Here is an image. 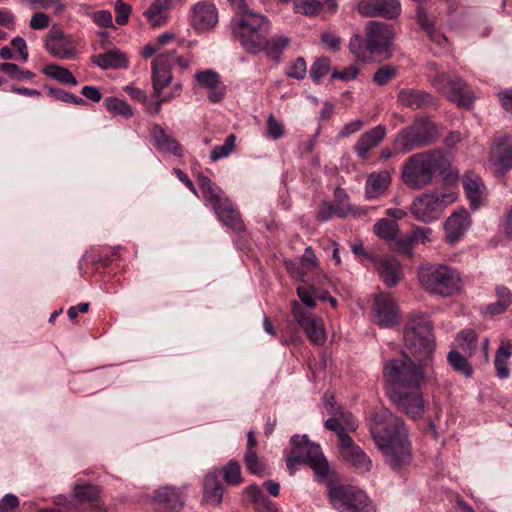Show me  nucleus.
Masks as SVG:
<instances>
[{
	"mask_svg": "<svg viewBox=\"0 0 512 512\" xmlns=\"http://www.w3.org/2000/svg\"><path fill=\"white\" fill-rule=\"evenodd\" d=\"M370 431L376 446L391 469L400 471L411 463L408 431L399 416L385 408L376 411L372 417Z\"/></svg>",
	"mask_w": 512,
	"mask_h": 512,
	"instance_id": "nucleus-1",
	"label": "nucleus"
},
{
	"mask_svg": "<svg viewBox=\"0 0 512 512\" xmlns=\"http://www.w3.org/2000/svg\"><path fill=\"white\" fill-rule=\"evenodd\" d=\"M450 167V159L441 150H431L410 156L402 168L403 182L412 189H421L441 176Z\"/></svg>",
	"mask_w": 512,
	"mask_h": 512,
	"instance_id": "nucleus-2",
	"label": "nucleus"
},
{
	"mask_svg": "<svg viewBox=\"0 0 512 512\" xmlns=\"http://www.w3.org/2000/svg\"><path fill=\"white\" fill-rule=\"evenodd\" d=\"M417 277L420 286L431 295L452 297L463 288L459 271L446 264L425 263L419 267Z\"/></svg>",
	"mask_w": 512,
	"mask_h": 512,
	"instance_id": "nucleus-3",
	"label": "nucleus"
},
{
	"mask_svg": "<svg viewBox=\"0 0 512 512\" xmlns=\"http://www.w3.org/2000/svg\"><path fill=\"white\" fill-rule=\"evenodd\" d=\"M231 28L243 49L250 54H257L271 31V22L263 14L243 10L232 19Z\"/></svg>",
	"mask_w": 512,
	"mask_h": 512,
	"instance_id": "nucleus-4",
	"label": "nucleus"
},
{
	"mask_svg": "<svg viewBox=\"0 0 512 512\" xmlns=\"http://www.w3.org/2000/svg\"><path fill=\"white\" fill-rule=\"evenodd\" d=\"M405 357L428 367L435 350L430 321L424 316L412 317L404 330Z\"/></svg>",
	"mask_w": 512,
	"mask_h": 512,
	"instance_id": "nucleus-5",
	"label": "nucleus"
},
{
	"mask_svg": "<svg viewBox=\"0 0 512 512\" xmlns=\"http://www.w3.org/2000/svg\"><path fill=\"white\" fill-rule=\"evenodd\" d=\"M197 182L205 201L211 205L217 219L235 233L244 232L246 230L244 221L231 200L225 196L223 190L204 174L198 175Z\"/></svg>",
	"mask_w": 512,
	"mask_h": 512,
	"instance_id": "nucleus-6",
	"label": "nucleus"
},
{
	"mask_svg": "<svg viewBox=\"0 0 512 512\" xmlns=\"http://www.w3.org/2000/svg\"><path fill=\"white\" fill-rule=\"evenodd\" d=\"M366 37H351L349 49L359 60L365 61L370 55H379L388 50L394 38L393 29L389 24L370 21L365 28Z\"/></svg>",
	"mask_w": 512,
	"mask_h": 512,
	"instance_id": "nucleus-7",
	"label": "nucleus"
},
{
	"mask_svg": "<svg viewBox=\"0 0 512 512\" xmlns=\"http://www.w3.org/2000/svg\"><path fill=\"white\" fill-rule=\"evenodd\" d=\"M426 78L432 87L459 107L472 105L474 95L467 83L458 76L440 71L436 62L426 64Z\"/></svg>",
	"mask_w": 512,
	"mask_h": 512,
	"instance_id": "nucleus-8",
	"label": "nucleus"
},
{
	"mask_svg": "<svg viewBox=\"0 0 512 512\" xmlns=\"http://www.w3.org/2000/svg\"><path fill=\"white\" fill-rule=\"evenodd\" d=\"M416 361L405 359H392L385 362L383 378L386 392L403 390L421 386L425 379L426 366L415 364Z\"/></svg>",
	"mask_w": 512,
	"mask_h": 512,
	"instance_id": "nucleus-9",
	"label": "nucleus"
},
{
	"mask_svg": "<svg viewBox=\"0 0 512 512\" xmlns=\"http://www.w3.org/2000/svg\"><path fill=\"white\" fill-rule=\"evenodd\" d=\"M291 451L287 458V467L292 470L297 463L307 464L316 477L325 480L329 476V463L320 445L310 442L306 435H293L290 439Z\"/></svg>",
	"mask_w": 512,
	"mask_h": 512,
	"instance_id": "nucleus-10",
	"label": "nucleus"
},
{
	"mask_svg": "<svg viewBox=\"0 0 512 512\" xmlns=\"http://www.w3.org/2000/svg\"><path fill=\"white\" fill-rule=\"evenodd\" d=\"M439 136L437 125L430 119L421 117L398 132L393 142V150L397 154H406L433 144Z\"/></svg>",
	"mask_w": 512,
	"mask_h": 512,
	"instance_id": "nucleus-11",
	"label": "nucleus"
},
{
	"mask_svg": "<svg viewBox=\"0 0 512 512\" xmlns=\"http://www.w3.org/2000/svg\"><path fill=\"white\" fill-rule=\"evenodd\" d=\"M328 497L340 512H376L373 500L361 489L349 485H331Z\"/></svg>",
	"mask_w": 512,
	"mask_h": 512,
	"instance_id": "nucleus-12",
	"label": "nucleus"
},
{
	"mask_svg": "<svg viewBox=\"0 0 512 512\" xmlns=\"http://www.w3.org/2000/svg\"><path fill=\"white\" fill-rule=\"evenodd\" d=\"M457 199V194L452 190H436L415 198L411 204V213L424 223L437 220L443 210Z\"/></svg>",
	"mask_w": 512,
	"mask_h": 512,
	"instance_id": "nucleus-13",
	"label": "nucleus"
},
{
	"mask_svg": "<svg viewBox=\"0 0 512 512\" xmlns=\"http://www.w3.org/2000/svg\"><path fill=\"white\" fill-rule=\"evenodd\" d=\"M396 409L413 420L421 419L425 412V403L420 386L386 392Z\"/></svg>",
	"mask_w": 512,
	"mask_h": 512,
	"instance_id": "nucleus-14",
	"label": "nucleus"
},
{
	"mask_svg": "<svg viewBox=\"0 0 512 512\" xmlns=\"http://www.w3.org/2000/svg\"><path fill=\"white\" fill-rule=\"evenodd\" d=\"M188 484L180 487L164 485L154 491L153 503L156 512H180L186 501Z\"/></svg>",
	"mask_w": 512,
	"mask_h": 512,
	"instance_id": "nucleus-15",
	"label": "nucleus"
},
{
	"mask_svg": "<svg viewBox=\"0 0 512 512\" xmlns=\"http://www.w3.org/2000/svg\"><path fill=\"white\" fill-rule=\"evenodd\" d=\"M292 313L295 320L312 343L321 345L325 342L326 333L321 319L314 317L297 302H293Z\"/></svg>",
	"mask_w": 512,
	"mask_h": 512,
	"instance_id": "nucleus-16",
	"label": "nucleus"
},
{
	"mask_svg": "<svg viewBox=\"0 0 512 512\" xmlns=\"http://www.w3.org/2000/svg\"><path fill=\"white\" fill-rule=\"evenodd\" d=\"M373 321L382 328L393 327L398 324L400 315L393 298L386 293H379L374 299L372 307Z\"/></svg>",
	"mask_w": 512,
	"mask_h": 512,
	"instance_id": "nucleus-17",
	"label": "nucleus"
},
{
	"mask_svg": "<svg viewBox=\"0 0 512 512\" xmlns=\"http://www.w3.org/2000/svg\"><path fill=\"white\" fill-rule=\"evenodd\" d=\"M327 412L331 417L325 421L324 426L326 429L337 434L339 442L342 435L349 436L346 430L355 431L358 428V423L354 416L340 405L327 401Z\"/></svg>",
	"mask_w": 512,
	"mask_h": 512,
	"instance_id": "nucleus-18",
	"label": "nucleus"
},
{
	"mask_svg": "<svg viewBox=\"0 0 512 512\" xmlns=\"http://www.w3.org/2000/svg\"><path fill=\"white\" fill-rule=\"evenodd\" d=\"M339 452L343 460L360 473H368L372 469L370 457L354 443L350 436H341Z\"/></svg>",
	"mask_w": 512,
	"mask_h": 512,
	"instance_id": "nucleus-19",
	"label": "nucleus"
},
{
	"mask_svg": "<svg viewBox=\"0 0 512 512\" xmlns=\"http://www.w3.org/2000/svg\"><path fill=\"white\" fill-rule=\"evenodd\" d=\"M357 11L364 17L394 19L400 15L401 4L398 0H359Z\"/></svg>",
	"mask_w": 512,
	"mask_h": 512,
	"instance_id": "nucleus-20",
	"label": "nucleus"
},
{
	"mask_svg": "<svg viewBox=\"0 0 512 512\" xmlns=\"http://www.w3.org/2000/svg\"><path fill=\"white\" fill-rule=\"evenodd\" d=\"M175 59L172 54H159L152 61L151 81L153 87V95H159L168 87L173 80L171 71V61Z\"/></svg>",
	"mask_w": 512,
	"mask_h": 512,
	"instance_id": "nucleus-21",
	"label": "nucleus"
},
{
	"mask_svg": "<svg viewBox=\"0 0 512 512\" xmlns=\"http://www.w3.org/2000/svg\"><path fill=\"white\" fill-rule=\"evenodd\" d=\"M330 283L327 276H319V283L300 285L296 292L303 304L308 308L316 306V300H328L333 308L337 306V300L330 296L326 286Z\"/></svg>",
	"mask_w": 512,
	"mask_h": 512,
	"instance_id": "nucleus-22",
	"label": "nucleus"
},
{
	"mask_svg": "<svg viewBox=\"0 0 512 512\" xmlns=\"http://www.w3.org/2000/svg\"><path fill=\"white\" fill-rule=\"evenodd\" d=\"M218 22L216 6L209 1H200L192 8L191 26L198 32H206L215 27Z\"/></svg>",
	"mask_w": 512,
	"mask_h": 512,
	"instance_id": "nucleus-23",
	"label": "nucleus"
},
{
	"mask_svg": "<svg viewBox=\"0 0 512 512\" xmlns=\"http://www.w3.org/2000/svg\"><path fill=\"white\" fill-rule=\"evenodd\" d=\"M397 103L412 110H426L437 105V100L430 93L420 89L404 88L397 93Z\"/></svg>",
	"mask_w": 512,
	"mask_h": 512,
	"instance_id": "nucleus-24",
	"label": "nucleus"
},
{
	"mask_svg": "<svg viewBox=\"0 0 512 512\" xmlns=\"http://www.w3.org/2000/svg\"><path fill=\"white\" fill-rule=\"evenodd\" d=\"M386 134L387 129L381 124L363 133L353 146V150L357 157L361 160H367L369 158L370 151L383 141Z\"/></svg>",
	"mask_w": 512,
	"mask_h": 512,
	"instance_id": "nucleus-25",
	"label": "nucleus"
},
{
	"mask_svg": "<svg viewBox=\"0 0 512 512\" xmlns=\"http://www.w3.org/2000/svg\"><path fill=\"white\" fill-rule=\"evenodd\" d=\"M195 80L199 87L209 90L208 99L212 103H219L225 96L226 87L221 82L217 72L211 69L198 71Z\"/></svg>",
	"mask_w": 512,
	"mask_h": 512,
	"instance_id": "nucleus-26",
	"label": "nucleus"
},
{
	"mask_svg": "<svg viewBox=\"0 0 512 512\" xmlns=\"http://www.w3.org/2000/svg\"><path fill=\"white\" fill-rule=\"evenodd\" d=\"M373 264L387 287L395 286L403 277L401 264L392 256H378Z\"/></svg>",
	"mask_w": 512,
	"mask_h": 512,
	"instance_id": "nucleus-27",
	"label": "nucleus"
},
{
	"mask_svg": "<svg viewBox=\"0 0 512 512\" xmlns=\"http://www.w3.org/2000/svg\"><path fill=\"white\" fill-rule=\"evenodd\" d=\"M471 225L468 211L461 209L454 212L445 222V237L448 243H457L466 233Z\"/></svg>",
	"mask_w": 512,
	"mask_h": 512,
	"instance_id": "nucleus-28",
	"label": "nucleus"
},
{
	"mask_svg": "<svg viewBox=\"0 0 512 512\" xmlns=\"http://www.w3.org/2000/svg\"><path fill=\"white\" fill-rule=\"evenodd\" d=\"M286 266L291 272L300 276L301 280L304 282L303 285L308 284L305 277L308 276L309 273L316 275V277L312 279L311 283L314 282L318 284L319 276H324L319 272L318 259L311 247H307L305 249L299 264L290 263L286 264Z\"/></svg>",
	"mask_w": 512,
	"mask_h": 512,
	"instance_id": "nucleus-29",
	"label": "nucleus"
},
{
	"mask_svg": "<svg viewBox=\"0 0 512 512\" xmlns=\"http://www.w3.org/2000/svg\"><path fill=\"white\" fill-rule=\"evenodd\" d=\"M154 147L162 153H169L181 157L183 152L180 143L169 135L159 124H154L150 129Z\"/></svg>",
	"mask_w": 512,
	"mask_h": 512,
	"instance_id": "nucleus-30",
	"label": "nucleus"
},
{
	"mask_svg": "<svg viewBox=\"0 0 512 512\" xmlns=\"http://www.w3.org/2000/svg\"><path fill=\"white\" fill-rule=\"evenodd\" d=\"M91 61L102 70L127 69L129 67L127 55L118 48H112L104 53L93 55Z\"/></svg>",
	"mask_w": 512,
	"mask_h": 512,
	"instance_id": "nucleus-31",
	"label": "nucleus"
},
{
	"mask_svg": "<svg viewBox=\"0 0 512 512\" xmlns=\"http://www.w3.org/2000/svg\"><path fill=\"white\" fill-rule=\"evenodd\" d=\"M220 471H210L203 479V501L207 504L217 506L223 499V485L219 479Z\"/></svg>",
	"mask_w": 512,
	"mask_h": 512,
	"instance_id": "nucleus-32",
	"label": "nucleus"
},
{
	"mask_svg": "<svg viewBox=\"0 0 512 512\" xmlns=\"http://www.w3.org/2000/svg\"><path fill=\"white\" fill-rule=\"evenodd\" d=\"M391 184V175L387 170L372 172L367 176L365 183V198L377 199L382 196Z\"/></svg>",
	"mask_w": 512,
	"mask_h": 512,
	"instance_id": "nucleus-33",
	"label": "nucleus"
},
{
	"mask_svg": "<svg viewBox=\"0 0 512 512\" xmlns=\"http://www.w3.org/2000/svg\"><path fill=\"white\" fill-rule=\"evenodd\" d=\"M463 187L471 208L477 210L484 201L485 186L482 179L473 173L466 174L463 178Z\"/></svg>",
	"mask_w": 512,
	"mask_h": 512,
	"instance_id": "nucleus-34",
	"label": "nucleus"
},
{
	"mask_svg": "<svg viewBox=\"0 0 512 512\" xmlns=\"http://www.w3.org/2000/svg\"><path fill=\"white\" fill-rule=\"evenodd\" d=\"M491 160L500 170L512 168V138H501L491 150Z\"/></svg>",
	"mask_w": 512,
	"mask_h": 512,
	"instance_id": "nucleus-35",
	"label": "nucleus"
},
{
	"mask_svg": "<svg viewBox=\"0 0 512 512\" xmlns=\"http://www.w3.org/2000/svg\"><path fill=\"white\" fill-rule=\"evenodd\" d=\"M173 8L162 0H153L143 15L152 28H160L168 23L170 19L169 10Z\"/></svg>",
	"mask_w": 512,
	"mask_h": 512,
	"instance_id": "nucleus-36",
	"label": "nucleus"
},
{
	"mask_svg": "<svg viewBox=\"0 0 512 512\" xmlns=\"http://www.w3.org/2000/svg\"><path fill=\"white\" fill-rule=\"evenodd\" d=\"M416 20L432 42L439 46L447 43L446 36L436 29L435 23L428 17L427 11L422 5H419L416 9Z\"/></svg>",
	"mask_w": 512,
	"mask_h": 512,
	"instance_id": "nucleus-37",
	"label": "nucleus"
},
{
	"mask_svg": "<svg viewBox=\"0 0 512 512\" xmlns=\"http://www.w3.org/2000/svg\"><path fill=\"white\" fill-rule=\"evenodd\" d=\"M101 488L90 483L74 484L73 498L79 504L98 506L100 501Z\"/></svg>",
	"mask_w": 512,
	"mask_h": 512,
	"instance_id": "nucleus-38",
	"label": "nucleus"
},
{
	"mask_svg": "<svg viewBox=\"0 0 512 512\" xmlns=\"http://www.w3.org/2000/svg\"><path fill=\"white\" fill-rule=\"evenodd\" d=\"M259 52H264L272 60H279L283 51L288 47L290 39L283 35H276L271 38L265 37Z\"/></svg>",
	"mask_w": 512,
	"mask_h": 512,
	"instance_id": "nucleus-39",
	"label": "nucleus"
},
{
	"mask_svg": "<svg viewBox=\"0 0 512 512\" xmlns=\"http://www.w3.org/2000/svg\"><path fill=\"white\" fill-rule=\"evenodd\" d=\"M183 86L181 82L174 83L170 92L164 94L163 92L159 95H153L152 102L148 104V114L156 116L160 114L162 105L171 102L173 99L180 96Z\"/></svg>",
	"mask_w": 512,
	"mask_h": 512,
	"instance_id": "nucleus-40",
	"label": "nucleus"
},
{
	"mask_svg": "<svg viewBox=\"0 0 512 512\" xmlns=\"http://www.w3.org/2000/svg\"><path fill=\"white\" fill-rule=\"evenodd\" d=\"M495 292L497 300L486 307V313L492 316L504 313L512 304V293L509 288L497 286Z\"/></svg>",
	"mask_w": 512,
	"mask_h": 512,
	"instance_id": "nucleus-41",
	"label": "nucleus"
},
{
	"mask_svg": "<svg viewBox=\"0 0 512 512\" xmlns=\"http://www.w3.org/2000/svg\"><path fill=\"white\" fill-rule=\"evenodd\" d=\"M512 354V345L502 342L496 351L495 355V369L498 377L505 379L509 376L508 362Z\"/></svg>",
	"mask_w": 512,
	"mask_h": 512,
	"instance_id": "nucleus-42",
	"label": "nucleus"
},
{
	"mask_svg": "<svg viewBox=\"0 0 512 512\" xmlns=\"http://www.w3.org/2000/svg\"><path fill=\"white\" fill-rule=\"evenodd\" d=\"M45 48L53 57L60 59H71L76 52L74 42L69 37L62 39V41L45 44Z\"/></svg>",
	"mask_w": 512,
	"mask_h": 512,
	"instance_id": "nucleus-43",
	"label": "nucleus"
},
{
	"mask_svg": "<svg viewBox=\"0 0 512 512\" xmlns=\"http://www.w3.org/2000/svg\"><path fill=\"white\" fill-rule=\"evenodd\" d=\"M43 73L46 76L51 77L62 84H67V85H72V86H76L78 84L76 78L74 77V75L72 74V72L69 69L62 67L60 65H57V64L46 65L43 68Z\"/></svg>",
	"mask_w": 512,
	"mask_h": 512,
	"instance_id": "nucleus-44",
	"label": "nucleus"
},
{
	"mask_svg": "<svg viewBox=\"0 0 512 512\" xmlns=\"http://www.w3.org/2000/svg\"><path fill=\"white\" fill-rule=\"evenodd\" d=\"M374 233L381 239L392 241L398 232V223L394 219L382 218L373 227Z\"/></svg>",
	"mask_w": 512,
	"mask_h": 512,
	"instance_id": "nucleus-45",
	"label": "nucleus"
},
{
	"mask_svg": "<svg viewBox=\"0 0 512 512\" xmlns=\"http://www.w3.org/2000/svg\"><path fill=\"white\" fill-rule=\"evenodd\" d=\"M457 348L459 352L467 356H472L477 345V335L471 329L461 331L457 338Z\"/></svg>",
	"mask_w": 512,
	"mask_h": 512,
	"instance_id": "nucleus-46",
	"label": "nucleus"
},
{
	"mask_svg": "<svg viewBox=\"0 0 512 512\" xmlns=\"http://www.w3.org/2000/svg\"><path fill=\"white\" fill-rule=\"evenodd\" d=\"M104 105L106 109L114 115H120L125 118H130L133 116V110L131 106L119 98L108 97L104 100Z\"/></svg>",
	"mask_w": 512,
	"mask_h": 512,
	"instance_id": "nucleus-47",
	"label": "nucleus"
},
{
	"mask_svg": "<svg viewBox=\"0 0 512 512\" xmlns=\"http://www.w3.org/2000/svg\"><path fill=\"white\" fill-rule=\"evenodd\" d=\"M467 355H464L463 353L457 351V350H451L448 354V362L450 365L458 372L464 374L465 376L469 377L472 374V368L467 362Z\"/></svg>",
	"mask_w": 512,
	"mask_h": 512,
	"instance_id": "nucleus-48",
	"label": "nucleus"
},
{
	"mask_svg": "<svg viewBox=\"0 0 512 512\" xmlns=\"http://www.w3.org/2000/svg\"><path fill=\"white\" fill-rule=\"evenodd\" d=\"M0 70L12 79L32 80L36 75L34 72L22 69L15 63L5 62L0 65Z\"/></svg>",
	"mask_w": 512,
	"mask_h": 512,
	"instance_id": "nucleus-49",
	"label": "nucleus"
},
{
	"mask_svg": "<svg viewBox=\"0 0 512 512\" xmlns=\"http://www.w3.org/2000/svg\"><path fill=\"white\" fill-rule=\"evenodd\" d=\"M235 146L236 136L234 134L228 135L222 145L215 146L211 151V161L215 162L229 156L234 151Z\"/></svg>",
	"mask_w": 512,
	"mask_h": 512,
	"instance_id": "nucleus-50",
	"label": "nucleus"
},
{
	"mask_svg": "<svg viewBox=\"0 0 512 512\" xmlns=\"http://www.w3.org/2000/svg\"><path fill=\"white\" fill-rule=\"evenodd\" d=\"M349 196L344 189L337 187L334 191V203L336 216L345 218L349 215L350 204L348 202Z\"/></svg>",
	"mask_w": 512,
	"mask_h": 512,
	"instance_id": "nucleus-51",
	"label": "nucleus"
},
{
	"mask_svg": "<svg viewBox=\"0 0 512 512\" xmlns=\"http://www.w3.org/2000/svg\"><path fill=\"white\" fill-rule=\"evenodd\" d=\"M296 13L306 16H316L322 10V4L318 0H294Z\"/></svg>",
	"mask_w": 512,
	"mask_h": 512,
	"instance_id": "nucleus-52",
	"label": "nucleus"
},
{
	"mask_svg": "<svg viewBox=\"0 0 512 512\" xmlns=\"http://www.w3.org/2000/svg\"><path fill=\"white\" fill-rule=\"evenodd\" d=\"M331 68V61L327 57H320L314 61L310 68V77L314 83L320 82V80L328 74Z\"/></svg>",
	"mask_w": 512,
	"mask_h": 512,
	"instance_id": "nucleus-53",
	"label": "nucleus"
},
{
	"mask_svg": "<svg viewBox=\"0 0 512 512\" xmlns=\"http://www.w3.org/2000/svg\"><path fill=\"white\" fill-rule=\"evenodd\" d=\"M223 478L229 485H238L242 482L241 467L235 460H231L222 469Z\"/></svg>",
	"mask_w": 512,
	"mask_h": 512,
	"instance_id": "nucleus-54",
	"label": "nucleus"
},
{
	"mask_svg": "<svg viewBox=\"0 0 512 512\" xmlns=\"http://www.w3.org/2000/svg\"><path fill=\"white\" fill-rule=\"evenodd\" d=\"M398 69L395 66L383 65L373 75V82L377 86L387 85L393 78L396 77Z\"/></svg>",
	"mask_w": 512,
	"mask_h": 512,
	"instance_id": "nucleus-55",
	"label": "nucleus"
},
{
	"mask_svg": "<svg viewBox=\"0 0 512 512\" xmlns=\"http://www.w3.org/2000/svg\"><path fill=\"white\" fill-rule=\"evenodd\" d=\"M393 241V250L405 255L408 258L414 256V243L410 234H405L402 237L395 238Z\"/></svg>",
	"mask_w": 512,
	"mask_h": 512,
	"instance_id": "nucleus-56",
	"label": "nucleus"
},
{
	"mask_svg": "<svg viewBox=\"0 0 512 512\" xmlns=\"http://www.w3.org/2000/svg\"><path fill=\"white\" fill-rule=\"evenodd\" d=\"M32 10H53L56 14L62 13L66 5L61 0H26Z\"/></svg>",
	"mask_w": 512,
	"mask_h": 512,
	"instance_id": "nucleus-57",
	"label": "nucleus"
},
{
	"mask_svg": "<svg viewBox=\"0 0 512 512\" xmlns=\"http://www.w3.org/2000/svg\"><path fill=\"white\" fill-rule=\"evenodd\" d=\"M244 463L247 470L252 474L261 475L265 470V464L259 458L256 451H246L244 455Z\"/></svg>",
	"mask_w": 512,
	"mask_h": 512,
	"instance_id": "nucleus-58",
	"label": "nucleus"
},
{
	"mask_svg": "<svg viewBox=\"0 0 512 512\" xmlns=\"http://www.w3.org/2000/svg\"><path fill=\"white\" fill-rule=\"evenodd\" d=\"M48 94L51 97H53L55 100H58L61 102L72 103L75 105H85L86 104V102L82 98H80L72 93H69L63 89H60V88H49Z\"/></svg>",
	"mask_w": 512,
	"mask_h": 512,
	"instance_id": "nucleus-59",
	"label": "nucleus"
},
{
	"mask_svg": "<svg viewBox=\"0 0 512 512\" xmlns=\"http://www.w3.org/2000/svg\"><path fill=\"white\" fill-rule=\"evenodd\" d=\"M114 10L116 13L115 21L118 25H125L132 11L131 5L123 2L122 0H117L114 3Z\"/></svg>",
	"mask_w": 512,
	"mask_h": 512,
	"instance_id": "nucleus-60",
	"label": "nucleus"
},
{
	"mask_svg": "<svg viewBox=\"0 0 512 512\" xmlns=\"http://www.w3.org/2000/svg\"><path fill=\"white\" fill-rule=\"evenodd\" d=\"M307 73L306 61L303 57H298L290 66L286 75L290 78L302 80Z\"/></svg>",
	"mask_w": 512,
	"mask_h": 512,
	"instance_id": "nucleus-61",
	"label": "nucleus"
},
{
	"mask_svg": "<svg viewBox=\"0 0 512 512\" xmlns=\"http://www.w3.org/2000/svg\"><path fill=\"white\" fill-rule=\"evenodd\" d=\"M432 229L429 227H414L409 233L414 245L417 243H430L432 242Z\"/></svg>",
	"mask_w": 512,
	"mask_h": 512,
	"instance_id": "nucleus-62",
	"label": "nucleus"
},
{
	"mask_svg": "<svg viewBox=\"0 0 512 512\" xmlns=\"http://www.w3.org/2000/svg\"><path fill=\"white\" fill-rule=\"evenodd\" d=\"M267 135L276 140L284 135V126L278 121L273 114H270L267 119Z\"/></svg>",
	"mask_w": 512,
	"mask_h": 512,
	"instance_id": "nucleus-63",
	"label": "nucleus"
},
{
	"mask_svg": "<svg viewBox=\"0 0 512 512\" xmlns=\"http://www.w3.org/2000/svg\"><path fill=\"white\" fill-rule=\"evenodd\" d=\"M124 91L132 99H135V100L141 102L144 105L146 112L148 113V104L152 102V99H149L148 96L146 95V93L142 89L137 88L133 85H127L124 87Z\"/></svg>",
	"mask_w": 512,
	"mask_h": 512,
	"instance_id": "nucleus-64",
	"label": "nucleus"
}]
</instances>
